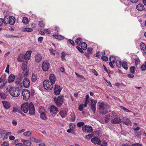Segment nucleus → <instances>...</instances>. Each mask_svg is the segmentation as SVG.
<instances>
[{
    "mask_svg": "<svg viewBox=\"0 0 146 146\" xmlns=\"http://www.w3.org/2000/svg\"><path fill=\"white\" fill-rule=\"evenodd\" d=\"M21 110L25 113H27L29 110V113L30 115H33L35 113V108L32 103L29 104L28 102L22 104L21 108Z\"/></svg>",
    "mask_w": 146,
    "mask_h": 146,
    "instance_id": "nucleus-1",
    "label": "nucleus"
},
{
    "mask_svg": "<svg viewBox=\"0 0 146 146\" xmlns=\"http://www.w3.org/2000/svg\"><path fill=\"white\" fill-rule=\"evenodd\" d=\"M7 90L9 92L10 95L13 97H17L20 94L21 91L19 88H15L11 85L8 86Z\"/></svg>",
    "mask_w": 146,
    "mask_h": 146,
    "instance_id": "nucleus-2",
    "label": "nucleus"
},
{
    "mask_svg": "<svg viewBox=\"0 0 146 146\" xmlns=\"http://www.w3.org/2000/svg\"><path fill=\"white\" fill-rule=\"evenodd\" d=\"M98 106L100 110L99 113L102 115H104L107 113L108 111L105 106L103 102L101 100L99 101L98 103Z\"/></svg>",
    "mask_w": 146,
    "mask_h": 146,
    "instance_id": "nucleus-3",
    "label": "nucleus"
},
{
    "mask_svg": "<svg viewBox=\"0 0 146 146\" xmlns=\"http://www.w3.org/2000/svg\"><path fill=\"white\" fill-rule=\"evenodd\" d=\"M64 98V97L63 95H60L57 98H54L53 100L56 105L58 107H60L64 103L63 100Z\"/></svg>",
    "mask_w": 146,
    "mask_h": 146,
    "instance_id": "nucleus-4",
    "label": "nucleus"
},
{
    "mask_svg": "<svg viewBox=\"0 0 146 146\" xmlns=\"http://www.w3.org/2000/svg\"><path fill=\"white\" fill-rule=\"evenodd\" d=\"M43 86L45 89L49 90L52 89L53 84H51L49 80H46L43 82Z\"/></svg>",
    "mask_w": 146,
    "mask_h": 146,
    "instance_id": "nucleus-5",
    "label": "nucleus"
},
{
    "mask_svg": "<svg viewBox=\"0 0 146 146\" xmlns=\"http://www.w3.org/2000/svg\"><path fill=\"white\" fill-rule=\"evenodd\" d=\"M22 94L23 99L25 100H27L30 97V92L27 89L23 90L22 91Z\"/></svg>",
    "mask_w": 146,
    "mask_h": 146,
    "instance_id": "nucleus-6",
    "label": "nucleus"
},
{
    "mask_svg": "<svg viewBox=\"0 0 146 146\" xmlns=\"http://www.w3.org/2000/svg\"><path fill=\"white\" fill-rule=\"evenodd\" d=\"M42 67L44 71H47L49 68V62L46 60L44 61L42 64Z\"/></svg>",
    "mask_w": 146,
    "mask_h": 146,
    "instance_id": "nucleus-7",
    "label": "nucleus"
},
{
    "mask_svg": "<svg viewBox=\"0 0 146 146\" xmlns=\"http://www.w3.org/2000/svg\"><path fill=\"white\" fill-rule=\"evenodd\" d=\"M83 131L86 132L90 133L93 131L92 127L89 125H84L82 127Z\"/></svg>",
    "mask_w": 146,
    "mask_h": 146,
    "instance_id": "nucleus-8",
    "label": "nucleus"
},
{
    "mask_svg": "<svg viewBox=\"0 0 146 146\" xmlns=\"http://www.w3.org/2000/svg\"><path fill=\"white\" fill-rule=\"evenodd\" d=\"M97 102V100H91V103L90 104L91 106V109L95 113L96 111V105Z\"/></svg>",
    "mask_w": 146,
    "mask_h": 146,
    "instance_id": "nucleus-9",
    "label": "nucleus"
},
{
    "mask_svg": "<svg viewBox=\"0 0 146 146\" xmlns=\"http://www.w3.org/2000/svg\"><path fill=\"white\" fill-rule=\"evenodd\" d=\"M91 141L96 145H100L101 141L100 139L95 137L91 139Z\"/></svg>",
    "mask_w": 146,
    "mask_h": 146,
    "instance_id": "nucleus-10",
    "label": "nucleus"
},
{
    "mask_svg": "<svg viewBox=\"0 0 146 146\" xmlns=\"http://www.w3.org/2000/svg\"><path fill=\"white\" fill-rule=\"evenodd\" d=\"M54 88V92L56 95H59L62 90L61 87L56 84H55Z\"/></svg>",
    "mask_w": 146,
    "mask_h": 146,
    "instance_id": "nucleus-11",
    "label": "nucleus"
},
{
    "mask_svg": "<svg viewBox=\"0 0 146 146\" xmlns=\"http://www.w3.org/2000/svg\"><path fill=\"white\" fill-rule=\"evenodd\" d=\"M23 86L26 88H28L30 85V82L28 78H25L23 81Z\"/></svg>",
    "mask_w": 146,
    "mask_h": 146,
    "instance_id": "nucleus-12",
    "label": "nucleus"
},
{
    "mask_svg": "<svg viewBox=\"0 0 146 146\" xmlns=\"http://www.w3.org/2000/svg\"><path fill=\"white\" fill-rule=\"evenodd\" d=\"M58 109L54 105H52L50 108V112L51 113L56 114L58 112Z\"/></svg>",
    "mask_w": 146,
    "mask_h": 146,
    "instance_id": "nucleus-13",
    "label": "nucleus"
},
{
    "mask_svg": "<svg viewBox=\"0 0 146 146\" xmlns=\"http://www.w3.org/2000/svg\"><path fill=\"white\" fill-rule=\"evenodd\" d=\"M49 80L50 83L54 84L56 81V78L53 74H51L49 76Z\"/></svg>",
    "mask_w": 146,
    "mask_h": 146,
    "instance_id": "nucleus-14",
    "label": "nucleus"
},
{
    "mask_svg": "<svg viewBox=\"0 0 146 146\" xmlns=\"http://www.w3.org/2000/svg\"><path fill=\"white\" fill-rule=\"evenodd\" d=\"M111 122L113 124H119L121 121V120L119 117H115L111 120Z\"/></svg>",
    "mask_w": 146,
    "mask_h": 146,
    "instance_id": "nucleus-15",
    "label": "nucleus"
},
{
    "mask_svg": "<svg viewBox=\"0 0 146 146\" xmlns=\"http://www.w3.org/2000/svg\"><path fill=\"white\" fill-rule=\"evenodd\" d=\"M2 102L4 107L7 109H9L11 107L10 103L9 102L5 101H2Z\"/></svg>",
    "mask_w": 146,
    "mask_h": 146,
    "instance_id": "nucleus-16",
    "label": "nucleus"
},
{
    "mask_svg": "<svg viewBox=\"0 0 146 146\" xmlns=\"http://www.w3.org/2000/svg\"><path fill=\"white\" fill-rule=\"evenodd\" d=\"M22 141L23 143V144L25 146H32V143L30 141L22 139Z\"/></svg>",
    "mask_w": 146,
    "mask_h": 146,
    "instance_id": "nucleus-17",
    "label": "nucleus"
},
{
    "mask_svg": "<svg viewBox=\"0 0 146 146\" xmlns=\"http://www.w3.org/2000/svg\"><path fill=\"white\" fill-rule=\"evenodd\" d=\"M15 78V76L13 74H11L9 76L8 81L9 83L13 82Z\"/></svg>",
    "mask_w": 146,
    "mask_h": 146,
    "instance_id": "nucleus-18",
    "label": "nucleus"
},
{
    "mask_svg": "<svg viewBox=\"0 0 146 146\" xmlns=\"http://www.w3.org/2000/svg\"><path fill=\"white\" fill-rule=\"evenodd\" d=\"M31 51H28L26 54H25L24 56V58L26 60H28L30 58L31 55Z\"/></svg>",
    "mask_w": 146,
    "mask_h": 146,
    "instance_id": "nucleus-19",
    "label": "nucleus"
},
{
    "mask_svg": "<svg viewBox=\"0 0 146 146\" xmlns=\"http://www.w3.org/2000/svg\"><path fill=\"white\" fill-rule=\"evenodd\" d=\"M67 112L65 110H62L59 112V114H60L62 118H63L66 116L67 113Z\"/></svg>",
    "mask_w": 146,
    "mask_h": 146,
    "instance_id": "nucleus-20",
    "label": "nucleus"
},
{
    "mask_svg": "<svg viewBox=\"0 0 146 146\" xmlns=\"http://www.w3.org/2000/svg\"><path fill=\"white\" fill-rule=\"evenodd\" d=\"M136 8L138 11H142L144 9V6L142 3L138 4L137 5Z\"/></svg>",
    "mask_w": 146,
    "mask_h": 146,
    "instance_id": "nucleus-21",
    "label": "nucleus"
},
{
    "mask_svg": "<svg viewBox=\"0 0 146 146\" xmlns=\"http://www.w3.org/2000/svg\"><path fill=\"white\" fill-rule=\"evenodd\" d=\"M15 19L13 16H11L9 18V24L11 25H13L15 22Z\"/></svg>",
    "mask_w": 146,
    "mask_h": 146,
    "instance_id": "nucleus-22",
    "label": "nucleus"
},
{
    "mask_svg": "<svg viewBox=\"0 0 146 146\" xmlns=\"http://www.w3.org/2000/svg\"><path fill=\"white\" fill-rule=\"evenodd\" d=\"M42 57L40 54H37L35 56V59L36 62H38L41 61L42 60Z\"/></svg>",
    "mask_w": 146,
    "mask_h": 146,
    "instance_id": "nucleus-23",
    "label": "nucleus"
},
{
    "mask_svg": "<svg viewBox=\"0 0 146 146\" xmlns=\"http://www.w3.org/2000/svg\"><path fill=\"white\" fill-rule=\"evenodd\" d=\"M12 111L14 113H16V112H18L19 113H21V114L25 115L21 111H20L18 109L17 107H13V110H12Z\"/></svg>",
    "mask_w": 146,
    "mask_h": 146,
    "instance_id": "nucleus-24",
    "label": "nucleus"
},
{
    "mask_svg": "<svg viewBox=\"0 0 146 146\" xmlns=\"http://www.w3.org/2000/svg\"><path fill=\"white\" fill-rule=\"evenodd\" d=\"M24 59V55L22 54H20L17 58L18 61L19 62H22Z\"/></svg>",
    "mask_w": 146,
    "mask_h": 146,
    "instance_id": "nucleus-25",
    "label": "nucleus"
},
{
    "mask_svg": "<svg viewBox=\"0 0 146 146\" xmlns=\"http://www.w3.org/2000/svg\"><path fill=\"white\" fill-rule=\"evenodd\" d=\"M80 46L83 50H86L87 48V44L85 42H82L80 44Z\"/></svg>",
    "mask_w": 146,
    "mask_h": 146,
    "instance_id": "nucleus-26",
    "label": "nucleus"
},
{
    "mask_svg": "<svg viewBox=\"0 0 146 146\" xmlns=\"http://www.w3.org/2000/svg\"><path fill=\"white\" fill-rule=\"evenodd\" d=\"M27 62L25 61L23 63L21 68L24 71L27 68Z\"/></svg>",
    "mask_w": 146,
    "mask_h": 146,
    "instance_id": "nucleus-27",
    "label": "nucleus"
},
{
    "mask_svg": "<svg viewBox=\"0 0 146 146\" xmlns=\"http://www.w3.org/2000/svg\"><path fill=\"white\" fill-rule=\"evenodd\" d=\"M37 79V77L36 74H33L32 75V81L33 82H35Z\"/></svg>",
    "mask_w": 146,
    "mask_h": 146,
    "instance_id": "nucleus-28",
    "label": "nucleus"
},
{
    "mask_svg": "<svg viewBox=\"0 0 146 146\" xmlns=\"http://www.w3.org/2000/svg\"><path fill=\"white\" fill-rule=\"evenodd\" d=\"M3 20L4 24H7L9 23V19L8 16H5Z\"/></svg>",
    "mask_w": 146,
    "mask_h": 146,
    "instance_id": "nucleus-29",
    "label": "nucleus"
},
{
    "mask_svg": "<svg viewBox=\"0 0 146 146\" xmlns=\"http://www.w3.org/2000/svg\"><path fill=\"white\" fill-rule=\"evenodd\" d=\"M141 49L143 51L145 50L146 49V46L143 42L141 43L140 44Z\"/></svg>",
    "mask_w": 146,
    "mask_h": 146,
    "instance_id": "nucleus-30",
    "label": "nucleus"
},
{
    "mask_svg": "<svg viewBox=\"0 0 146 146\" xmlns=\"http://www.w3.org/2000/svg\"><path fill=\"white\" fill-rule=\"evenodd\" d=\"M40 118L42 119L45 120L47 119V117L46 113L44 112H42L40 114Z\"/></svg>",
    "mask_w": 146,
    "mask_h": 146,
    "instance_id": "nucleus-31",
    "label": "nucleus"
},
{
    "mask_svg": "<svg viewBox=\"0 0 146 146\" xmlns=\"http://www.w3.org/2000/svg\"><path fill=\"white\" fill-rule=\"evenodd\" d=\"M22 22L25 25L27 24L29 22L28 19L26 17H23Z\"/></svg>",
    "mask_w": 146,
    "mask_h": 146,
    "instance_id": "nucleus-32",
    "label": "nucleus"
},
{
    "mask_svg": "<svg viewBox=\"0 0 146 146\" xmlns=\"http://www.w3.org/2000/svg\"><path fill=\"white\" fill-rule=\"evenodd\" d=\"M82 39L80 38H78L76 39L75 40L76 43L79 46H80V44L81 42Z\"/></svg>",
    "mask_w": 146,
    "mask_h": 146,
    "instance_id": "nucleus-33",
    "label": "nucleus"
},
{
    "mask_svg": "<svg viewBox=\"0 0 146 146\" xmlns=\"http://www.w3.org/2000/svg\"><path fill=\"white\" fill-rule=\"evenodd\" d=\"M7 81L6 79V76L4 75L1 76L0 78V84L3 82Z\"/></svg>",
    "mask_w": 146,
    "mask_h": 146,
    "instance_id": "nucleus-34",
    "label": "nucleus"
},
{
    "mask_svg": "<svg viewBox=\"0 0 146 146\" xmlns=\"http://www.w3.org/2000/svg\"><path fill=\"white\" fill-rule=\"evenodd\" d=\"M109 59L110 62H112L113 63H115L116 60V58L114 56H110Z\"/></svg>",
    "mask_w": 146,
    "mask_h": 146,
    "instance_id": "nucleus-35",
    "label": "nucleus"
},
{
    "mask_svg": "<svg viewBox=\"0 0 146 146\" xmlns=\"http://www.w3.org/2000/svg\"><path fill=\"white\" fill-rule=\"evenodd\" d=\"M75 74L76 76L77 77L81 80L84 79V77L82 75H80L78 73L75 72Z\"/></svg>",
    "mask_w": 146,
    "mask_h": 146,
    "instance_id": "nucleus-36",
    "label": "nucleus"
},
{
    "mask_svg": "<svg viewBox=\"0 0 146 146\" xmlns=\"http://www.w3.org/2000/svg\"><path fill=\"white\" fill-rule=\"evenodd\" d=\"M33 31V29L31 28H26L23 29L22 31L23 32H31Z\"/></svg>",
    "mask_w": 146,
    "mask_h": 146,
    "instance_id": "nucleus-37",
    "label": "nucleus"
},
{
    "mask_svg": "<svg viewBox=\"0 0 146 146\" xmlns=\"http://www.w3.org/2000/svg\"><path fill=\"white\" fill-rule=\"evenodd\" d=\"M116 65L117 67L120 68L121 67V62L120 61L117 60L116 61Z\"/></svg>",
    "mask_w": 146,
    "mask_h": 146,
    "instance_id": "nucleus-38",
    "label": "nucleus"
},
{
    "mask_svg": "<svg viewBox=\"0 0 146 146\" xmlns=\"http://www.w3.org/2000/svg\"><path fill=\"white\" fill-rule=\"evenodd\" d=\"M127 63V62H123L122 64L123 67L125 70H127L128 68Z\"/></svg>",
    "mask_w": 146,
    "mask_h": 146,
    "instance_id": "nucleus-39",
    "label": "nucleus"
},
{
    "mask_svg": "<svg viewBox=\"0 0 146 146\" xmlns=\"http://www.w3.org/2000/svg\"><path fill=\"white\" fill-rule=\"evenodd\" d=\"M135 67L134 66H131L130 67V72L132 74H134L135 71Z\"/></svg>",
    "mask_w": 146,
    "mask_h": 146,
    "instance_id": "nucleus-40",
    "label": "nucleus"
},
{
    "mask_svg": "<svg viewBox=\"0 0 146 146\" xmlns=\"http://www.w3.org/2000/svg\"><path fill=\"white\" fill-rule=\"evenodd\" d=\"M23 134L25 136L29 137L31 135V133L30 131H28L24 133Z\"/></svg>",
    "mask_w": 146,
    "mask_h": 146,
    "instance_id": "nucleus-41",
    "label": "nucleus"
},
{
    "mask_svg": "<svg viewBox=\"0 0 146 146\" xmlns=\"http://www.w3.org/2000/svg\"><path fill=\"white\" fill-rule=\"evenodd\" d=\"M84 123L83 122H80L77 123V126L79 127L83 126L84 125Z\"/></svg>",
    "mask_w": 146,
    "mask_h": 146,
    "instance_id": "nucleus-42",
    "label": "nucleus"
},
{
    "mask_svg": "<svg viewBox=\"0 0 146 146\" xmlns=\"http://www.w3.org/2000/svg\"><path fill=\"white\" fill-rule=\"evenodd\" d=\"M7 82V81H3V82L2 83L1 85H0V89L3 88V87L5 86Z\"/></svg>",
    "mask_w": 146,
    "mask_h": 146,
    "instance_id": "nucleus-43",
    "label": "nucleus"
},
{
    "mask_svg": "<svg viewBox=\"0 0 146 146\" xmlns=\"http://www.w3.org/2000/svg\"><path fill=\"white\" fill-rule=\"evenodd\" d=\"M1 98L5 99L6 98V95L5 93L1 92Z\"/></svg>",
    "mask_w": 146,
    "mask_h": 146,
    "instance_id": "nucleus-44",
    "label": "nucleus"
},
{
    "mask_svg": "<svg viewBox=\"0 0 146 146\" xmlns=\"http://www.w3.org/2000/svg\"><path fill=\"white\" fill-rule=\"evenodd\" d=\"M38 25L40 27H44V24L43 22L42 21H41L39 22Z\"/></svg>",
    "mask_w": 146,
    "mask_h": 146,
    "instance_id": "nucleus-45",
    "label": "nucleus"
},
{
    "mask_svg": "<svg viewBox=\"0 0 146 146\" xmlns=\"http://www.w3.org/2000/svg\"><path fill=\"white\" fill-rule=\"evenodd\" d=\"M103 66L105 71L108 74L110 73L111 71L109 70H108L104 65H103Z\"/></svg>",
    "mask_w": 146,
    "mask_h": 146,
    "instance_id": "nucleus-46",
    "label": "nucleus"
},
{
    "mask_svg": "<svg viewBox=\"0 0 146 146\" xmlns=\"http://www.w3.org/2000/svg\"><path fill=\"white\" fill-rule=\"evenodd\" d=\"M75 119V117L74 115L73 114L71 116V121H74Z\"/></svg>",
    "mask_w": 146,
    "mask_h": 146,
    "instance_id": "nucleus-47",
    "label": "nucleus"
},
{
    "mask_svg": "<svg viewBox=\"0 0 146 146\" xmlns=\"http://www.w3.org/2000/svg\"><path fill=\"white\" fill-rule=\"evenodd\" d=\"M9 65L8 64L7 65L5 70V72L8 73H9Z\"/></svg>",
    "mask_w": 146,
    "mask_h": 146,
    "instance_id": "nucleus-48",
    "label": "nucleus"
},
{
    "mask_svg": "<svg viewBox=\"0 0 146 146\" xmlns=\"http://www.w3.org/2000/svg\"><path fill=\"white\" fill-rule=\"evenodd\" d=\"M75 127V125L74 124L71 123L70 125V127L72 129H74Z\"/></svg>",
    "mask_w": 146,
    "mask_h": 146,
    "instance_id": "nucleus-49",
    "label": "nucleus"
},
{
    "mask_svg": "<svg viewBox=\"0 0 146 146\" xmlns=\"http://www.w3.org/2000/svg\"><path fill=\"white\" fill-rule=\"evenodd\" d=\"M56 39H58L61 40V39H63L64 37H63L61 35H57L56 36Z\"/></svg>",
    "mask_w": 146,
    "mask_h": 146,
    "instance_id": "nucleus-50",
    "label": "nucleus"
},
{
    "mask_svg": "<svg viewBox=\"0 0 146 146\" xmlns=\"http://www.w3.org/2000/svg\"><path fill=\"white\" fill-rule=\"evenodd\" d=\"M93 136L92 135L90 134H89L87 135H86L85 136V138L87 139H90Z\"/></svg>",
    "mask_w": 146,
    "mask_h": 146,
    "instance_id": "nucleus-51",
    "label": "nucleus"
},
{
    "mask_svg": "<svg viewBox=\"0 0 146 146\" xmlns=\"http://www.w3.org/2000/svg\"><path fill=\"white\" fill-rule=\"evenodd\" d=\"M68 41L69 42L70 44L72 45V46H74L75 45V43L74 42L71 40L70 39H69L68 40Z\"/></svg>",
    "mask_w": 146,
    "mask_h": 146,
    "instance_id": "nucleus-52",
    "label": "nucleus"
},
{
    "mask_svg": "<svg viewBox=\"0 0 146 146\" xmlns=\"http://www.w3.org/2000/svg\"><path fill=\"white\" fill-rule=\"evenodd\" d=\"M101 58L104 61H106L108 60V58L106 56H102L101 57Z\"/></svg>",
    "mask_w": 146,
    "mask_h": 146,
    "instance_id": "nucleus-53",
    "label": "nucleus"
},
{
    "mask_svg": "<svg viewBox=\"0 0 146 146\" xmlns=\"http://www.w3.org/2000/svg\"><path fill=\"white\" fill-rule=\"evenodd\" d=\"M62 55L61 56V58L62 59V60L63 61L65 60V55L64 52H62Z\"/></svg>",
    "mask_w": 146,
    "mask_h": 146,
    "instance_id": "nucleus-54",
    "label": "nucleus"
},
{
    "mask_svg": "<svg viewBox=\"0 0 146 146\" xmlns=\"http://www.w3.org/2000/svg\"><path fill=\"white\" fill-rule=\"evenodd\" d=\"M141 69L143 70L144 71L146 70V66L144 64L142 65L141 67Z\"/></svg>",
    "mask_w": 146,
    "mask_h": 146,
    "instance_id": "nucleus-55",
    "label": "nucleus"
},
{
    "mask_svg": "<svg viewBox=\"0 0 146 146\" xmlns=\"http://www.w3.org/2000/svg\"><path fill=\"white\" fill-rule=\"evenodd\" d=\"M6 131L5 130L2 129H0V135L4 134L6 133Z\"/></svg>",
    "mask_w": 146,
    "mask_h": 146,
    "instance_id": "nucleus-56",
    "label": "nucleus"
},
{
    "mask_svg": "<svg viewBox=\"0 0 146 146\" xmlns=\"http://www.w3.org/2000/svg\"><path fill=\"white\" fill-rule=\"evenodd\" d=\"M9 143L7 142H4L2 145V146H9Z\"/></svg>",
    "mask_w": 146,
    "mask_h": 146,
    "instance_id": "nucleus-57",
    "label": "nucleus"
},
{
    "mask_svg": "<svg viewBox=\"0 0 146 146\" xmlns=\"http://www.w3.org/2000/svg\"><path fill=\"white\" fill-rule=\"evenodd\" d=\"M92 50V48H88L87 50V52L89 54H91Z\"/></svg>",
    "mask_w": 146,
    "mask_h": 146,
    "instance_id": "nucleus-58",
    "label": "nucleus"
},
{
    "mask_svg": "<svg viewBox=\"0 0 146 146\" xmlns=\"http://www.w3.org/2000/svg\"><path fill=\"white\" fill-rule=\"evenodd\" d=\"M83 109V104L80 105L78 107V109L79 111H81Z\"/></svg>",
    "mask_w": 146,
    "mask_h": 146,
    "instance_id": "nucleus-59",
    "label": "nucleus"
},
{
    "mask_svg": "<svg viewBox=\"0 0 146 146\" xmlns=\"http://www.w3.org/2000/svg\"><path fill=\"white\" fill-rule=\"evenodd\" d=\"M77 49L81 53H83L84 52L82 50V49L80 48L79 47L77 46L76 47Z\"/></svg>",
    "mask_w": 146,
    "mask_h": 146,
    "instance_id": "nucleus-60",
    "label": "nucleus"
},
{
    "mask_svg": "<svg viewBox=\"0 0 146 146\" xmlns=\"http://www.w3.org/2000/svg\"><path fill=\"white\" fill-rule=\"evenodd\" d=\"M135 64L137 65V64H138V62H140L139 59L138 58H136L135 59Z\"/></svg>",
    "mask_w": 146,
    "mask_h": 146,
    "instance_id": "nucleus-61",
    "label": "nucleus"
},
{
    "mask_svg": "<svg viewBox=\"0 0 146 146\" xmlns=\"http://www.w3.org/2000/svg\"><path fill=\"white\" fill-rule=\"evenodd\" d=\"M89 95L88 94H87L86 96V99L85 100V101L89 102Z\"/></svg>",
    "mask_w": 146,
    "mask_h": 146,
    "instance_id": "nucleus-62",
    "label": "nucleus"
},
{
    "mask_svg": "<svg viewBox=\"0 0 146 146\" xmlns=\"http://www.w3.org/2000/svg\"><path fill=\"white\" fill-rule=\"evenodd\" d=\"M120 107L121 109H123V110H124L125 112H128V109L125 108V107L122 106H120Z\"/></svg>",
    "mask_w": 146,
    "mask_h": 146,
    "instance_id": "nucleus-63",
    "label": "nucleus"
},
{
    "mask_svg": "<svg viewBox=\"0 0 146 146\" xmlns=\"http://www.w3.org/2000/svg\"><path fill=\"white\" fill-rule=\"evenodd\" d=\"M131 146H141V144L139 143L133 144Z\"/></svg>",
    "mask_w": 146,
    "mask_h": 146,
    "instance_id": "nucleus-64",
    "label": "nucleus"
}]
</instances>
